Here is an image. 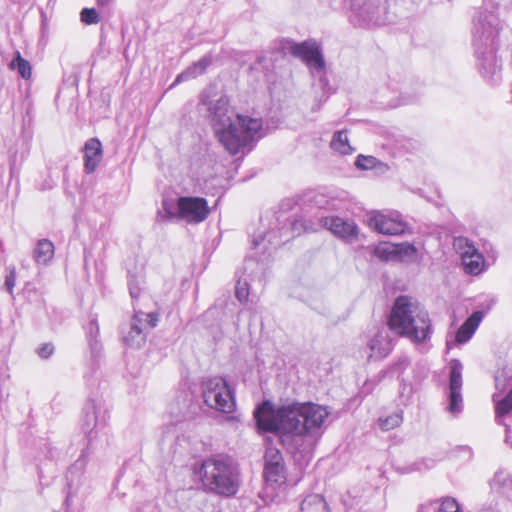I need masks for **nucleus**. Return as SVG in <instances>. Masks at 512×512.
Segmentation results:
<instances>
[{
  "label": "nucleus",
  "mask_w": 512,
  "mask_h": 512,
  "mask_svg": "<svg viewBox=\"0 0 512 512\" xmlns=\"http://www.w3.org/2000/svg\"><path fill=\"white\" fill-rule=\"evenodd\" d=\"M493 401L495 402V414L498 417H503L512 411V389L509 393L501 400H497L494 396Z\"/></svg>",
  "instance_id": "obj_24"
},
{
  "label": "nucleus",
  "mask_w": 512,
  "mask_h": 512,
  "mask_svg": "<svg viewBox=\"0 0 512 512\" xmlns=\"http://www.w3.org/2000/svg\"><path fill=\"white\" fill-rule=\"evenodd\" d=\"M264 460L263 478L266 485L274 489L284 486L288 475L282 453L270 447L265 452Z\"/></svg>",
  "instance_id": "obj_7"
},
{
  "label": "nucleus",
  "mask_w": 512,
  "mask_h": 512,
  "mask_svg": "<svg viewBox=\"0 0 512 512\" xmlns=\"http://www.w3.org/2000/svg\"><path fill=\"white\" fill-rule=\"evenodd\" d=\"M462 365L458 360L450 362L449 375V411L456 413L460 411L462 403Z\"/></svg>",
  "instance_id": "obj_14"
},
{
  "label": "nucleus",
  "mask_w": 512,
  "mask_h": 512,
  "mask_svg": "<svg viewBox=\"0 0 512 512\" xmlns=\"http://www.w3.org/2000/svg\"><path fill=\"white\" fill-rule=\"evenodd\" d=\"M16 284V272L12 270L5 278V286L10 294H13V289Z\"/></svg>",
  "instance_id": "obj_31"
},
{
  "label": "nucleus",
  "mask_w": 512,
  "mask_h": 512,
  "mask_svg": "<svg viewBox=\"0 0 512 512\" xmlns=\"http://www.w3.org/2000/svg\"><path fill=\"white\" fill-rule=\"evenodd\" d=\"M301 512H330V510L323 496L310 494L302 501Z\"/></svg>",
  "instance_id": "obj_18"
},
{
  "label": "nucleus",
  "mask_w": 512,
  "mask_h": 512,
  "mask_svg": "<svg viewBox=\"0 0 512 512\" xmlns=\"http://www.w3.org/2000/svg\"><path fill=\"white\" fill-rule=\"evenodd\" d=\"M454 249L461 255V262L468 274L478 275L485 266L483 255L465 237H457L453 241Z\"/></svg>",
  "instance_id": "obj_8"
},
{
  "label": "nucleus",
  "mask_w": 512,
  "mask_h": 512,
  "mask_svg": "<svg viewBox=\"0 0 512 512\" xmlns=\"http://www.w3.org/2000/svg\"><path fill=\"white\" fill-rule=\"evenodd\" d=\"M131 332L132 333H135L137 335H140L142 333L141 329L139 326L137 325H134L132 328H131Z\"/></svg>",
  "instance_id": "obj_34"
},
{
  "label": "nucleus",
  "mask_w": 512,
  "mask_h": 512,
  "mask_svg": "<svg viewBox=\"0 0 512 512\" xmlns=\"http://www.w3.org/2000/svg\"><path fill=\"white\" fill-rule=\"evenodd\" d=\"M320 225L334 236L343 240L357 239L359 234V228L353 220L344 219L336 215L322 217Z\"/></svg>",
  "instance_id": "obj_11"
},
{
  "label": "nucleus",
  "mask_w": 512,
  "mask_h": 512,
  "mask_svg": "<svg viewBox=\"0 0 512 512\" xmlns=\"http://www.w3.org/2000/svg\"><path fill=\"white\" fill-rule=\"evenodd\" d=\"M368 225L378 233L386 235H400L407 228L406 223L402 219L379 211H372L369 214Z\"/></svg>",
  "instance_id": "obj_10"
},
{
  "label": "nucleus",
  "mask_w": 512,
  "mask_h": 512,
  "mask_svg": "<svg viewBox=\"0 0 512 512\" xmlns=\"http://www.w3.org/2000/svg\"><path fill=\"white\" fill-rule=\"evenodd\" d=\"M131 296L136 297V292L131 291Z\"/></svg>",
  "instance_id": "obj_35"
},
{
  "label": "nucleus",
  "mask_w": 512,
  "mask_h": 512,
  "mask_svg": "<svg viewBox=\"0 0 512 512\" xmlns=\"http://www.w3.org/2000/svg\"><path fill=\"white\" fill-rule=\"evenodd\" d=\"M419 303L412 297L401 295L396 298L389 314L387 325L389 329L401 337L409 328L408 322L412 320Z\"/></svg>",
  "instance_id": "obj_6"
},
{
  "label": "nucleus",
  "mask_w": 512,
  "mask_h": 512,
  "mask_svg": "<svg viewBox=\"0 0 512 512\" xmlns=\"http://www.w3.org/2000/svg\"><path fill=\"white\" fill-rule=\"evenodd\" d=\"M375 254L382 260H397V248L394 243L382 242L375 248Z\"/></svg>",
  "instance_id": "obj_22"
},
{
  "label": "nucleus",
  "mask_w": 512,
  "mask_h": 512,
  "mask_svg": "<svg viewBox=\"0 0 512 512\" xmlns=\"http://www.w3.org/2000/svg\"><path fill=\"white\" fill-rule=\"evenodd\" d=\"M331 147L332 149L343 155H349L354 151V149L349 143L345 131H338L334 134L333 139L331 141Z\"/></svg>",
  "instance_id": "obj_20"
},
{
  "label": "nucleus",
  "mask_w": 512,
  "mask_h": 512,
  "mask_svg": "<svg viewBox=\"0 0 512 512\" xmlns=\"http://www.w3.org/2000/svg\"><path fill=\"white\" fill-rule=\"evenodd\" d=\"M200 477L205 487L219 495L233 496L240 487L239 473L223 459L208 458L203 461Z\"/></svg>",
  "instance_id": "obj_2"
},
{
  "label": "nucleus",
  "mask_w": 512,
  "mask_h": 512,
  "mask_svg": "<svg viewBox=\"0 0 512 512\" xmlns=\"http://www.w3.org/2000/svg\"><path fill=\"white\" fill-rule=\"evenodd\" d=\"M329 415L326 406L313 402H293L275 408L270 401H264L254 411L260 430L291 435L293 454L303 457L313 454Z\"/></svg>",
  "instance_id": "obj_1"
},
{
  "label": "nucleus",
  "mask_w": 512,
  "mask_h": 512,
  "mask_svg": "<svg viewBox=\"0 0 512 512\" xmlns=\"http://www.w3.org/2000/svg\"><path fill=\"white\" fill-rule=\"evenodd\" d=\"M10 70H17L23 79H30L32 67L28 60L24 59L19 51H15L13 60L8 65Z\"/></svg>",
  "instance_id": "obj_19"
},
{
  "label": "nucleus",
  "mask_w": 512,
  "mask_h": 512,
  "mask_svg": "<svg viewBox=\"0 0 512 512\" xmlns=\"http://www.w3.org/2000/svg\"><path fill=\"white\" fill-rule=\"evenodd\" d=\"M369 358L382 359L389 354V349L383 345V337L375 335L369 342Z\"/></svg>",
  "instance_id": "obj_21"
},
{
  "label": "nucleus",
  "mask_w": 512,
  "mask_h": 512,
  "mask_svg": "<svg viewBox=\"0 0 512 512\" xmlns=\"http://www.w3.org/2000/svg\"><path fill=\"white\" fill-rule=\"evenodd\" d=\"M81 21L86 25L97 24L100 17L95 8H84L80 13Z\"/></svg>",
  "instance_id": "obj_26"
},
{
  "label": "nucleus",
  "mask_w": 512,
  "mask_h": 512,
  "mask_svg": "<svg viewBox=\"0 0 512 512\" xmlns=\"http://www.w3.org/2000/svg\"><path fill=\"white\" fill-rule=\"evenodd\" d=\"M405 331V337L413 343L421 344L430 338L432 325L428 312L419 304Z\"/></svg>",
  "instance_id": "obj_9"
},
{
  "label": "nucleus",
  "mask_w": 512,
  "mask_h": 512,
  "mask_svg": "<svg viewBox=\"0 0 512 512\" xmlns=\"http://www.w3.org/2000/svg\"><path fill=\"white\" fill-rule=\"evenodd\" d=\"M291 54L301 59L307 66L323 70L325 62L319 46L313 41H304L291 47Z\"/></svg>",
  "instance_id": "obj_13"
},
{
  "label": "nucleus",
  "mask_w": 512,
  "mask_h": 512,
  "mask_svg": "<svg viewBox=\"0 0 512 512\" xmlns=\"http://www.w3.org/2000/svg\"><path fill=\"white\" fill-rule=\"evenodd\" d=\"M113 0H97V4L99 6H107L110 4Z\"/></svg>",
  "instance_id": "obj_33"
},
{
  "label": "nucleus",
  "mask_w": 512,
  "mask_h": 512,
  "mask_svg": "<svg viewBox=\"0 0 512 512\" xmlns=\"http://www.w3.org/2000/svg\"><path fill=\"white\" fill-rule=\"evenodd\" d=\"M231 132H224V148L231 154H238L241 149L252 144L261 136L263 121L261 118L237 114Z\"/></svg>",
  "instance_id": "obj_3"
},
{
  "label": "nucleus",
  "mask_w": 512,
  "mask_h": 512,
  "mask_svg": "<svg viewBox=\"0 0 512 512\" xmlns=\"http://www.w3.org/2000/svg\"><path fill=\"white\" fill-rule=\"evenodd\" d=\"M235 294L239 301L246 302L249 297V290H248L247 285L246 284L240 285V283H238V285L236 287Z\"/></svg>",
  "instance_id": "obj_30"
},
{
  "label": "nucleus",
  "mask_w": 512,
  "mask_h": 512,
  "mask_svg": "<svg viewBox=\"0 0 512 512\" xmlns=\"http://www.w3.org/2000/svg\"><path fill=\"white\" fill-rule=\"evenodd\" d=\"M438 512H461L459 504L454 498L446 497L442 500Z\"/></svg>",
  "instance_id": "obj_28"
},
{
  "label": "nucleus",
  "mask_w": 512,
  "mask_h": 512,
  "mask_svg": "<svg viewBox=\"0 0 512 512\" xmlns=\"http://www.w3.org/2000/svg\"><path fill=\"white\" fill-rule=\"evenodd\" d=\"M177 212L167 211V219L178 218L189 224H199L210 215L208 201L203 197L181 196L176 201Z\"/></svg>",
  "instance_id": "obj_5"
},
{
  "label": "nucleus",
  "mask_w": 512,
  "mask_h": 512,
  "mask_svg": "<svg viewBox=\"0 0 512 512\" xmlns=\"http://www.w3.org/2000/svg\"><path fill=\"white\" fill-rule=\"evenodd\" d=\"M394 246L397 248V260H403V256H414L417 253L416 247L407 242L394 244Z\"/></svg>",
  "instance_id": "obj_27"
},
{
  "label": "nucleus",
  "mask_w": 512,
  "mask_h": 512,
  "mask_svg": "<svg viewBox=\"0 0 512 512\" xmlns=\"http://www.w3.org/2000/svg\"><path fill=\"white\" fill-rule=\"evenodd\" d=\"M84 170L87 174L93 173L102 161V144L97 138H90L84 145Z\"/></svg>",
  "instance_id": "obj_15"
},
{
  "label": "nucleus",
  "mask_w": 512,
  "mask_h": 512,
  "mask_svg": "<svg viewBox=\"0 0 512 512\" xmlns=\"http://www.w3.org/2000/svg\"><path fill=\"white\" fill-rule=\"evenodd\" d=\"M54 244L48 239H40L33 250V258L39 265H47L54 257Z\"/></svg>",
  "instance_id": "obj_17"
},
{
  "label": "nucleus",
  "mask_w": 512,
  "mask_h": 512,
  "mask_svg": "<svg viewBox=\"0 0 512 512\" xmlns=\"http://www.w3.org/2000/svg\"><path fill=\"white\" fill-rule=\"evenodd\" d=\"M380 161L371 155H358L355 161V166L360 170H371L376 168Z\"/></svg>",
  "instance_id": "obj_25"
},
{
  "label": "nucleus",
  "mask_w": 512,
  "mask_h": 512,
  "mask_svg": "<svg viewBox=\"0 0 512 512\" xmlns=\"http://www.w3.org/2000/svg\"><path fill=\"white\" fill-rule=\"evenodd\" d=\"M483 312H474L458 329L455 340L459 344L467 342L474 334L483 319Z\"/></svg>",
  "instance_id": "obj_16"
},
{
  "label": "nucleus",
  "mask_w": 512,
  "mask_h": 512,
  "mask_svg": "<svg viewBox=\"0 0 512 512\" xmlns=\"http://www.w3.org/2000/svg\"><path fill=\"white\" fill-rule=\"evenodd\" d=\"M403 421L402 413L395 412L391 415L380 417L378 419V425L383 431L393 430L401 425Z\"/></svg>",
  "instance_id": "obj_23"
},
{
  "label": "nucleus",
  "mask_w": 512,
  "mask_h": 512,
  "mask_svg": "<svg viewBox=\"0 0 512 512\" xmlns=\"http://www.w3.org/2000/svg\"><path fill=\"white\" fill-rule=\"evenodd\" d=\"M158 320L159 319H158V314L157 313L152 312V313H149L147 315V323L152 328L157 326Z\"/></svg>",
  "instance_id": "obj_32"
},
{
  "label": "nucleus",
  "mask_w": 512,
  "mask_h": 512,
  "mask_svg": "<svg viewBox=\"0 0 512 512\" xmlns=\"http://www.w3.org/2000/svg\"><path fill=\"white\" fill-rule=\"evenodd\" d=\"M54 353V346L51 343H43L38 349L37 354L42 359L49 358Z\"/></svg>",
  "instance_id": "obj_29"
},
{
  "label": "nucleus",
  "mask_w": 512,
  "mask_h": 512,
  "mask_svg": "<svg viewBox=\"0 0 512 512\" xmlns=\"http://www.w3.org/2000/svg\"><path fill=\"white\" fill-rule=\"evenodd\" d=\"M211 124L215 132V136L219 142L224 146L223 134L224 132H231L234 122L231 118V111H229L228 100L221 98L211 111Z\"/></svg>",
  "instance_id": "obj_12"
},
{
  "label": "nucleus",
  "mask_w": 512,
  "mask_h": 512,
  "mask_svg": "<svg viewBox=\"0 0 512 512\" xmlns=\"http://www.w3.org/2000/svg\"><path fill=\"white\" fill-rule=\"evenodd\" d=\"M204 403L217 411L231 413L235 408V400L227 381L219 376L205 379L201 383Z\"/></svg>",
  "instance_id": "obj_4"
}]
</instances>
